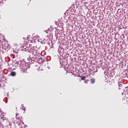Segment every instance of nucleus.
<instances>
[{"label": "nucleus", "instance_id": "nucleus-1", "mask_svg": "<svg viewBox=\"0 0 128 128\" xmlns=\"http://www.w3.org/2000/svg\"><path fill=\"white\" fill-rule=\"evenodd\" d=\"M16 118H17V120H18L19 121L16 122V124H18V126H20V122H22L23 124H24V123L23 122V118H22V116H20V114L18 113H16Z\"/></svg>", "mask_w": 128, "mask_h": 128}, {"label": "nucleus", "instance_id": "nucleus-2", "mask_svg": "<svg viewBox=\"0 0 128 128\" xmlns=\"http://www.w3.org/2000/svg\"><path fill=\"white\" fill-rule=\"evenodd\" d=\"M30 52H32V54H34V52H36V46H33L32 48L30 50Z\"/></svg>", "mask_w": 128, "mask_h": 128}, {"label": "nucleus", "instance_id": "nucleus-3", "mask_svg": "<svg viewBox=\"0 0 128 128\" xmlns=\"http://www.w3.org/2000/svg\"><path fill=\"white\" fill-rule=\"evenodd\" d=\"M38 62L40 64H42V62H44V60H42V58H40L38 60Z\"/></svg>", "mask_w": 128, "mask_h": 128}, {"label": "nucleus", "instance_id": "nucleus-4", "mask_svg": "<svg viewBox=\"0 0 128 128\" xmlns=\"http://www.w3.org/2000/svg\"><path fill=\"white\" fill-rule=\"evenodd\" d=\"M95 81H96V79H94V78H91V83L92 84H94Z\"/></svg>", "mask_w": 128, "mask_h": 128}, {"label": "nucleus", "instance_id": "nucleus-5", "mask_svg": "<svg viewBox=\"0 0 128 128\" xmlns=\"http://www.w3.org/2000/svg\"><path fill=\"white\" fill-rule=\"evenodd\" d=\"M16 72H11V76H16Z\"/></svg>", "mask_w": 128, "mask_h": 128}, {"label": "nucleus", "instance_id": "nucleus-6", "mask_svg": "<svg viewBox=\"0 0 128 128\" xmlns=\"http://www.w3.org/2000/svg\"><path fill=\"white\" fill-rule=\"evenodd\" d=\"M81 80H86V76H81Z\"/></svg>", "mask_w": 128, "mask_h": 128}, {"label": "nucleus", "instance_id": "nucleus-7", "mask_svg": "<svg viewBox=\"0 0 128 128\" xmlns=\"http://www.w3.org/2000/svg\"><path fill=\"white\" fill-rule=\"evenodd\" d=\"M36 36V38H40V36Z\"/></svg>", "mask_w": 128, "mask_h": 128}, {"label": "nucleus", "instance_id": "nucleus-8", "mask_svg": "<svg viewBox=\"0 0 128 128\" xmlns=\"http://www.w3.org/2000/svg\"><path fill=\"white\" fill-rule=\"evenodd\" d=\"M30 48H32V44L30 45Z\"/></svg>", "mask_w": 128, "mask_h": 128}, {"label": "nucleus", "instance_id": "nucleus-9", "mask_svg": "<svg viewBox=\"0 0 128 128\" xmlns=\"http://www.w3.org/2000/svg\"><path fill=\"white\" fill-rule=\"evenodd\" d=\"M55 24H56V22H55Z\"/></svg>", "mask_w": 128, "mask_h": 128}, {"label": "nucleus", "instance_id": "nucleus-10", "mask_svg": "<svg viewBox=\"0 0 128 128\" xmlns=\"http://www.w3.org/2000/svg\"><path fill=\"white\" fill-rule=\"evenodd\" d=\"M24 110H26V108H24Z\"/></svg>", "mask_w": 128, "mask_h": 128}, {"label": "nucleus", "instance_id": "nucleus-11", "mask_svg": "<svg viewBox=\"0 0 128 128\" xmlns=\"http://www.w3.org/2000/svg\"><path fill=\"white\" fill-rule=\"evenodd\" d=\"M0 4H2V2H0Z\"/></svg>", "mask_w": 128, "mask_h": 128}, {"label": "nucleus", "instance_id": "nucleus-12", "mask_svg": "<svg viewBox=\"0 0 128 128\" xmlns=\"http://www.w3.org/2000/svg\"><path fill=\"white\" fill-rule=\"evenodd\" d=\"M0 112H2V111H0Z\"/></svg>", "mask_w": 128, "mask_h": 128}]
</instances>
